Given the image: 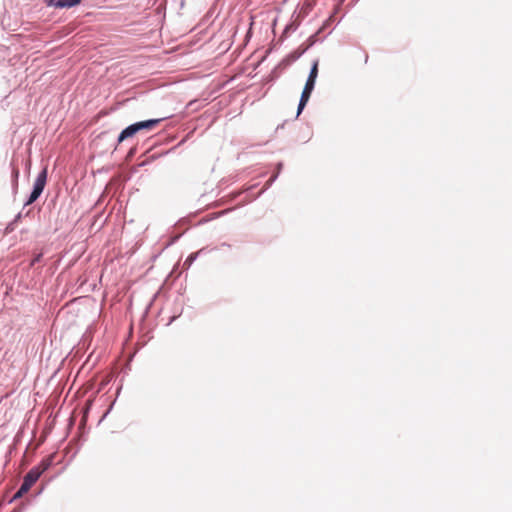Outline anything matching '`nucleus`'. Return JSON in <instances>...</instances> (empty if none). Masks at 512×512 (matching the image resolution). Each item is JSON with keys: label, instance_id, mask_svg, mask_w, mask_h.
<instances>
[{"label": "nucleus", "instance_id": "obj_3", "mask_svg": "<svg viewBox=\"0 0 512 512\" xmlns=\"http://www.w3.org/2000/svg\"><path fill=\"white\" fill-rule=\"evenodd\" d=\"M46 181H47V167H45L37 176L34 186H33V191L31 192L26 204H28V205L32 204L39 198V196L42 194V192L45 188Z\"/></svg>", "mask_w": 512, "mask_h": 512}, {"label": "nucleus", "instance_id": "obj_11", "mask_svg": "<svg viewBox=\"0 0 512 512\" xmlns=\"http://www.w3.org/2000/svg\"><path fill=\"white\" fill-rule=\"evenodd\" d=\"M14 174H15V176H16V177L18 176V174H19L18 169H15V170H14Z\"/></svg>", "mask_w": 512, "mask_h": 512}, {"label": "nucleus", "instance_id": "obj_2", "mask_svg": "<svg viewBox=\"0 0 512 512\" xmlns=\"http://www.w3.org/2000/svg\"><path fill=\"white\" fill-rule=\"evenodd\" d=\"M53 461V455H50L46 458H44L39 465L36 467H33L25 476L24 480L28 483L34 485L36 481L40 478L42 473H44L52 464Z\"/></svg>", "mask_w": 512, "mask_h": 512}, {"label": "nucleus", "instance_id": "obj_4", "mask_svg": "<svg viewBox=\"0 0 512 512\" xmlns=\"http://www.w3.org/2000/svg\"><path fill=\"white\" fill-rule=\"evenodd\" d=\"M80 1L81 0H47V3L50 6L62 8V7H72V6L80 3Z\"/></svg>", "mask_w": 512, "mask_h": 512}, {"label": "nucleus", "instance_id": "obj_5", "mask_svg": "<svg viewBox=\"0 0 512 512\" xmlns=\"http://www.w3.org/2000/svg\"><path fill=\"white\" fill-rule=\"evenodd\" d=\"M33 485L28 483L23 479V483L21 484L18 491L14 494L13 499L21 498L23 495H25L32 487Z\"/></svg>", "mask_w": 512, "mask_h": 512}, {"label": "nucleus", "instance_id": "obj_6", "mask_svg": "<svg viewBox=\"0 0 512 512\" xmlns=\"http://www.w3.org/2000/svg\"><path fill=\"white\" fill-rule=\"evenodd\" d=\"M310 96H311V92H307V91H304V90L302 91L300 102H299V105H298V112H297L298 115L301 113V111L306 106Z\"/></svg>", "mask_w": 512, "mask_h": 512}, {"label": "nucleus", "instance_id": "obj_10", "mask_svg": "<svg viewBox=\"0 0 512 512\" xmlns=\"http://www.w3.org/2000/svg\"><path fill=\"white\" fill-rule=\"evenodd\" d=\"M41 257H42V254H38V255H36V256L33 258L32 262H31V266H34L37 262H39V261H40V259H41Z\"/></svg>", "mask_w": 512, "mask_h": 512}, {"label": "nucleus", "instance_id": "obj_7", "mask_svg": "<svg viewBox=\"0 0 512 512\" xmlns=\"http://www.w3.org/2000/svg\"><path fill=\"white\" fill-rule=\"evenodd\" d=\"M317 76H318V61H315L312 65L308 79L309 80L312 79V80L316 81Z\"/></svg>", "mask_w": 512, "mask_h": 512}, {"label": "nucleus", "instance_id": "obj_9", "mask_svg": "<svg viewBox=\"0 0 512 512\" xmlns=\"http://www.w3.org/2000/svg\"><path fill=\"white\" fill-rule=\"evenodd\" d=\"M198 253L191 254L184 262V266L191 265L192 262L196 259Z\"/></svg>", "mask_w": 512, "mask_h": 512}, {"label": "nucleus", "instance_id": "obj_8", "mask_svg": "<svg viewBox=\"0 0 512 512\" xmlns=\"http://www.w3.org/2000/svg\"><path fill=\"white\" fill-rule=\"evenodd\" d=\"M315 82H316V81H314V80H312V79H311V80L307 79L306 84H305V87H304V89H303V90H304V91H307V92H311V93H312V91H313V89H314V86H315Z\"/></svg>", "mask_w": 512, "mask_h": 512}, {"label": "nucleus", "instance_id": "obj_1", "mask_svg": "<svg viewBox=\"0 0 512 512\" xmlns=\"http://www.w3.org/2000/svg\"><path fill=\"white\" fill-rule=\"evenodd\" d=\"M161 120L162 119H151V120H146V121H141V122L134 123V124L128 126L127 128H125L120 133V135L118 137V141L122 142V141H124L127 138L133 137L137 132H139L141 130L152 129L157 124H159V122Z\"/></svg>", "mask_w": 512, "mask_h": 512}]
</instances>
